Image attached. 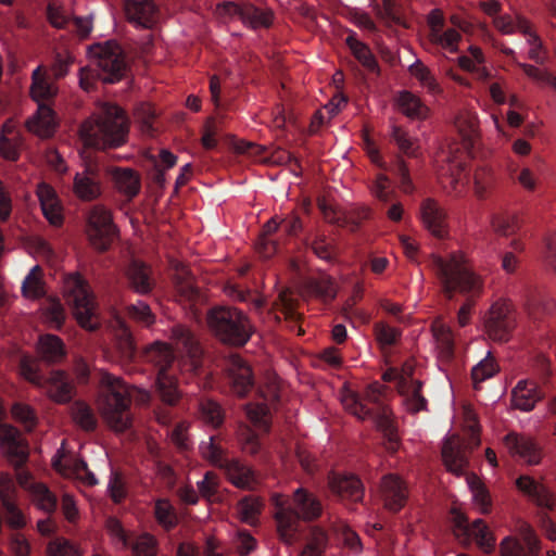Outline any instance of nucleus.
<instances>
[{
	"instance_id": "f257e3e1",
	"label": "nucleus",
	"mask_w": 556,
	"mask_h": 556,
	"mask_svg": "<svg viewBox=\"0 0 556 556\" xmlns=\"http://www.w3.org/2000/svg\"><path fill=\"white\" fill-rule=\"evenodd\" d=\"M170 344L156 341L146 351V358L156 369V393L166 406H175L180 397L176 370L204 374L203 351L194 331L187 325L175 324L169 329Z\"/></svg>"
},
{
	"instance_id": "f03ea898",
	"label": "nucleus",
	"mask_w": 556,
	"mask_h": 556,
	"mask_svg": "<svg viewBox=\"0 0 556 556\" xmlns=\"http://www.w3.org/2000/svg\"><path fill=\"white\" fill-rule=\"evenodd\" d=\"M292 503L293 507L278 496L275 498L274 517L279 539L288 545L305 539L299 556H321L327 545V533L316 526L305 529L301 523V520L313 521L321 516V502L308 490L298 488L293 492Z\"/></svg>"
},
{
	"instance_id": "7ed1b4c3",
	"label": "nucleus",
	"mask_w": 556,
	"mask_h": 556,
	"mask_svg": "<svg viewBox=\"0 0 556 556\" xmlns=\"http://www.w3.org/2000/svg\"><path fill=\"white\" fill-rule=\"evenodd\" d=\"M431 267L447 300L454 299L456 294L466 296L465 303L457 313V323L460 327L467 326L475 300L483 291L482 279L473 271L466 257L460 253H452L447 257L435 255L431 258Z\"/></svg>"
},
{
	"instance_id": "20e7f679",
	"label": "nucleus",
	"mask_w": 556,
	"mask_h": 556,
	"mask_svg": "<svg viewBox=\"0 0 556 556\" xmlns=\"http://www.w3.org/2000/svg\"><path fill=\"white\" fill-rule=\"evenodd\" d=\"M129 121L125 111L116 104L103 103L97 113L85 121L79 129L85 146L112 149L123 146L128 137Z\"/></svg>"
},
{
	"instance_id": "39448f33",
	"label": "nucleus",
	"mask_w": 556,
	"mask_h": 556,
	"mask_svg": "<svg viewBox=\"0 0 556 556\" xmlns=\"http://www.w3.org/2000/svg\"><path fill=\"white\" fill-rule=\"evenodd\" d=\"M91 64L80 68L79 85L90 91L97 79L114 84L122 79L126 72L125 54L122 47L112 40L94 43L89 47Z\"/></svg>"
},
{
	"instance_id": "423d86ee",
	"label": "nucleus",
	"mask_w": 556,
	"mask_h": 556,
	"mask_svg": "<svg viewBox=\"0 0 556 556\" xmlns=\"http://www.w3.org/2000/svg\"><path fill=\"white\" fill-rule=\"evenodd\" d=\"M102 394L100 409L108 425L115 431H125L131 426V394L129 387L112 374L101 377Z\"/></svg>"
},
{
	"instance_id": "0eeeda50",
	"label": "nucleus",
	"mask_w": 556,
	"mask_h": 556,
	"mask_svg": "<svg viewBox=\"0 0 556 556\" xmlns=\"http://www.w3.org/2000/svg\"><path fill=\"white\" fill-rule=\"evenodd\" d=\"M31 78L30 94L33 100L38 103V110L27 119L26 127L39 137L48 138L55 129L54 113L49 103L56 96L58 87L42 65L34 70Z\"/></svg>"
},
{
	"instance_id": "6e6552de",
	"label": "nucleus",
	"mask_w": 556,
	"mask_h": 556,
	"mask_svg": "<svg viewBox=\"0 0 556 556\" xmlns=\"http://www.w3.org/2000/svg\"><path fill=\"white\" fill-rule=\"evenodd\" d=\"M207 324L219 341L232 346H243L253 332L249 317L236 307L212 308L207 314Z\"/></svg>"
},
{
	"instance_id": "1a4fd4ad",
	"label": "nucleus",
	"mask_w": 556,
	"mask_h": 556,
	"mask_svg": "<svg viewBox=\"0 0 556 556\" xmlns=\"http://www.w3.org/2000/svg\"><path fill=\"white\" fill-rule=\"evenodd\" d=\"M341 401L344 408L358 419L372 420L379 428L392 434V425L382 402L380 384L367 386L362 393L349 390L342 395Z\"/></svg>"
},
{
	"instance_id": "9d476101",
	"label": "nucleus",
	"mask_w": 556,
	"mask_h": 556,
	"mask_svg": "<svg viewBox=\"0 0 556 556\" xmlns=\"http://www.w3.org/2000/svg\"><path fill=\"white\" fill-rule=\"evenodd\" d=\"M64 293L78 325L88 331H96L101 321L93 293L86 279L79 274L68 275L64 281Z\"/></svg>"
},
{
	"instance_id": "9b49d317",
	"label": "nucleus",
	"mask_w": 556,
	"mask_h": 556,
	"mask_svg": "<svg viewBox=\"0 0 556 556\" xmlns=\"http://www.w3.org/2000/svg\"><path fill=\"white\" fill-rule=\"evenodd\" d=\"M20 372L30 383L43 388L49 397L56 403H68L74 396V384L64 371L54 370L45 378L39 371L37 361L23 356L20 362Z\"/></svg>"
},
{
	"instance_id": "f8f14e48",
	"label": "nucleus",
	"mask_w": 556,
	"mask_h": 556,
	"mask_svg": "<svg viewBox=\"0 0 556 556\" xmlns=\"http://www.w3.org/2000/svg\"><path fill=\"white\" fill-rule=\"evenodd\" d=\"M200 451L203 457L214 466L224 469L230 482L237 488L252 489L255 484L254 471L239 459L229 458L216 435H211L207 441H203L200 444Z\"/></svg>"
},
{
	"instance_id": "ddd939ff",
	"label": "nucleus",
	"mask_w": 556,
	"mask_h": 556,
	"mask_svg": "<svg viewBox=\"0 0 556 556\" xmlns=\"http://www.w3.org/2000/svg\"><path fill=\"white\" fill-rule=\"evenodd\" d=\"M87 236L90 244L98 251L109 250L117 236V227L112 212L102 204L93 205L87 215Z\"/></svg>"
},
{
	"instance_id": "4468645a",
	"label": "nucleus",
	"mask_w": 556,
	"mask_h": 556,
	"mask_svg": "<svg viewBox=\"0 0 556 556\" xmlns=\"http://www.w3.org/2000/svg\"><path fill=\"white\" fill-rule=\"evenodd\" d=\"M452 525L453 532L459 542L469 544L475 541L485 552L493 549L495 539L482 519H476L470 523L468 517L455 508L452 510Z\"/></svg>"
},
{
	"instance_id": "2eb2a0df",
	"label": "nucleus",
	"mask_w": 556,
	"mask_h": 556,
	"mask_svg": "<svg viewBox=\"0 0 556 556\" xmlns=\"http://www.w3.org/2000/svg\"><path fill=\"white\" fill-rule=\"evenodd\" d=\"M515 326L513 305L504 300L493 303L484 317L485 332L493 341H508Z\"/></svg>"
},
{
	"instance_id": "dca6fc26",
	"label": "nucleus",
	"mask_w": 556,
	"mask_h": 556,
	"mask_svg": "<svg viewBox=\"0 0 556 556\" xmlns=\"http://www.w3.org/2000/svg\"><path fill=\"white\" fill-rule=\"evenodd\" d=\"M104 175L97 164H87L77 172L73 181V192L81 201L90 202L99 199L103 192Z\"/></svg>"
},
{
	"instance_id": "f3484780",
	"label": "nucleus",
	"mask_w": 556,
	"mask_h": 556,
	"mask_svg": "<svg viewBox=\"0 0 556 556\" xmlns=\"http://www.w3.org/2000/svg\"><path fill=\"white\" fill-rule=\"evenodd\" d=\"M328 485L331 493L344 504L361 503L365 495L362 480L353 473H331Z\"/></svg>"
},
{
	"instance_id": "a211bd4d",
	"label": "nucleus",
	"mask_w": 556,
	"mask_h": 556,
	"mask_svg": "<svg viewBox=\"0 0 556 556\" xmlns=\"http://www.w3.org/2000/svg\"><path fill=\"white\" fill-rule=\"evenodd\" d=\"M17 486L8 473H0V501L4 509L8 525L13 529H22L26 519L16 505Z\"/></svg>"
},
{
	"instance_id": "6ab92c4d",
	"label": "nucleus",
	"mask_w": 556,
	"mask_h": 556,
	"mask_svg": "<svg viewBox=\"0 0 556 556\" xmlns=\"http://www.w3.org/2000/svg\"><path fill=\"white\" fill-rule=\"evenodd\" d=\"M228 381L232 392L243 397L254 386V377L251 367L239 355L232 354L226 363Z\"/></svg>"
},
{
	"instance_id": "aec40b11",
	"label": "nucleus",
	"mask_w": 556,
	"mask_h": 556,
	"mask_svg": "<svg viewBox=\"0 0 556 556\" xmlns=\"http://www.w3.org/2000/svg\"><path fill=\"white\" fill-rule=\"evenodd\" d=\"M383 506L390 513H399L407 503V484L395 473L383 476L380 483Z\"/></svg>"
},
{
	"instance_id": "412c9836",
	"label": "nucleus",
	"mask_w": 556,
	"mask_h": 556,
	"mask_svg": "<svg viewBox=\"0 0 556 556\" xmlns=\"http://www.w3.org/2000/svg\"><path fill=\"white\" fill-rule=\"evenodd\" d=\"M504 445L513 456H518L530 465H536L542 458V450L530 437L509 432L504 437Z\"/></svg>"
},
{
	"instance_id": "4be33fe9",
	"label": "nucleus",
	"mask_w": 556,
	"mask_h": 556,
	"mask_svg": "<svg viewBox=\"0 0 556 556\" xmlns=\"http://www.w3.org/2000/svg\"><path fill=\"white\" fill-rule=\"evenodd\" d=\"M124 11L129 23L152 28L159 18V9L152 0H125Z\"/></svg>"
},
{
	"instance_id": "5701e85b",
	"label": "nucleus",
	"mask_w": 556,
	"mask_h": 556,
	"mask_svg": "<svg viewBox=\"0 0 556 556\" xmlns=\"http://www.w3.org/2000/svg\"><path fill=\"white\" fill-rule=\"evenodd\" d=\"M399 392L408 412L415 414L427 410L428 401L422 394V382L412 376L402 375L399 379Z\"/></svg>"
},
{
	"instance_id": "b1692460",
	"label": "nucleus",
	"mask_w": 556,
	"mask_h": 556,
	"mask_svg": "<svg viewBox=\"0 0 556 556\" xmlns=\"http://www.w3.org/2000/svg\"><path fill=\"white\" fill-rule=\"evenodd\" d=\"M110 175L116 191L127 201L135 199L141 190L140 174L129 167H113Z\"/></svg>"
},
{
	"instance_id": "393cba45",
	"label": "nucleus",
	"mask_w": 556,
	"mask_h": 556,
	"mask_svg": "<svg viewBox=\"0 0 556 556\" xmlns=\"http://www.w3.org/2000/svg\"><path fill=\"white\" fill-rule=\"evenodd\" d=\"M540 548V541L529 527L520 540L506 538L501 544L502 556H538Z\"/></svg>"
},
{
	"instance_id": "a878e982",
	"label": "nucleus",
	"mask_w": 556,
	"mask_h": 556,
	"mask_svg": "<svg viewBox=\"0 0 556 556\" xmlns=\"http://www.w3.org/2000/svg\"><path fill=\"white\" fill-rule=\"evenodd\" d=\"M544 392L539 387L538 382L530 379L518 381L511 391V403L515 408L530 412L535 407V404L544 397Z\"/></svg>"
},
{
	"instance_id": "bb28decb",
	"label": "nucleus",
	"mask_w": 556,
	"mask_h": 556,
	"mask_svg": "<svg viewBox=\"0 0 556 556\" xmlns=\"http://www.w3.org/2000/svg\"><path fill=\"white\" fill-rule=\"evenodd\" d=\"M516 485L526 494L536 506L545 510H553L555 500L553 494L542 483L535 481L529 476H520L516 480Z\"/></svg>"
},
{
	"instance_id": "cd10ccee",
	"label": "nucleus",
	"mask_w": 556,
	"mask_h": 556,
	"mask_svg": "<svg viewBox=\"0 0 556 556\" xmlns=\"http://www.w3.org/2000/svg\"><path fill=\"white\" fill-rule=\"evenodd\" d=\"M424 226L437 238L446 235V215L443 208L433 199H426L420 206Z\"/></svg>"
},
{
	"instance_id": "c85d7f7f",
	"label": "nucleus",
	"mask_w": 556,
	"mask_h": 556,
	"mask_svg": "<svg viewBox=\"0 0 556 556\" xmlns=\"http://www.w3.org/2000/svg\"><path fill=\"white\" fill-rule=\"evenodd\" d=\"M126 277L129 287L139 294H148L154 287L150 267L140 261L132 260L129 263Z\"/></svg>"
},
{
	"instance_id": "c756f323",
	"label": "nucleus",
	"mask_w": 556,
	"mask_h": 556,
	"mask_svg": "<svg viewBox=\"0 0 556 556\" xmlns=\"http://www.w3.org/2000/svg\"><path fill=\"white\" fill-rule=\"evenodd\" d=\"M37 193L43 216L51 225L55 227L61 226L64 217L62 213V205L55 191L48 185H41L39 186Z\"/></svg>"
},
{
	"instance_id": "7c9ffc66",
	"label": "nucleus",
	"mask_w": 556,
	"mask_h": 556,
	"mask_svg": "<svg viewBox=\"0 0 556 556\" xmlns=\"http://www.w3.org/2000/svg\"><path fill=\"white\" fill-rule=\"evenodd\" d=\"M112 332L117 350L125 359H132L136 356L137 348L132 332L126 321L116 316L112 323Z\"/></svg>"
},
{
	"instance_id": "2f4dec72",
	"label": "nucleus",
	"mask_w": 556,
	"mask_h": 556,
	"mask_svg": "<svg viewBox=\"0 0 556 556\" xmlns=\"http://www.w3.org/2000/svg\"><path fill=\"white\" fill-rule=\"evenodd\" d=\"M400 111L410 119L424 121L429 115V108L419 97L410 91L403 90L396 99Z\"/></svg>"
},
{
	"instance_id": "473e14b6",
	"label": "nucleus",
	"mask_w": 556,
	"mask_h": 556,
	"mask_svg": "<svg viewBox=\"0 0 556 556\" xmlns=\"http://www.w3.org/2000/svg\"><path fill=\"white\" fill-rule=\"evenodd\" d=\"M442 458L448 471L460 476L468 465L466 452L453 440H446L442 446Z\"/></svg>"
},
{
	"instance_id": "72a5a7b5",
	"label": "nucleus",
	"mask_w": 556,
	"mask_h": 556,
	"mask_svg": "<svg viewBox=\"0 0 556 556\" xmlns=\"http://www.w3.org/2000/svg\"><path fill=\"white\" fill-rule=\"evenodd\" d=\"M38 353L47 363H60L66 355L63 341L55 334L40 336Z\"/></svg>"
},
{
	"instance_id": "f704fd0d",
	"label": "nucleus",
	"mask_w": 556,
	"mask_h": 556,
	"mask_svg": "<svg viewBox=\"0 0 556 556\" xmlns=\"http://www.w3.org/2000/svg\"><path fill=\"white\" fill-rule=\"evenodd\" d=\"M370 216V208L368 207H352L339 215L334 214L331 222L340 227L348 228L350 231H357L363 223Z\"/></svg>"
},
{
	"instance_id": "c9c22d12",
	"label": "nucleus",
	"mask_w": 556,
	"mask_h": 556,
	"mask_svg": "<svg viewBox=\"0 0 556 556\" xmlns=\"http://www.w3.org/2000/svg\"><path fill=\"white\" fill-rule=\"evenodd\" d=\"M346 46L355 56V59L368 71L376 72L378 71V63L375 59L372 52L369 47L364 42L359 41L355 34H351L345 39Z\"/></svg>"
},
{
	"instance_id": "e433bc0d",
	"label": "nucleus",
	"mask_w": 556,
	"mask_h": 556,
	"mask_svg": "<svg viewBox=\"0 0 556 556\" xmlns=\"http://www.w3.org/2000/svg\"><path fill=\"white\" fill-rule=\"evenodd\" d=\"M391 141L396 144L400 152L408 157H416L418 154V140L410 137L403 127L393 124L390 130Z\"/></svg>"
},
{
	"instance_id": "4c0bfd02",
	"label": "nucleus",
	"mask_w": 556,
	"mask_h": 556,
	"mask_svg": "<svg viewBox=\"0 0 556 556\" xmlns=\"http://www.w3.org/2000/svg\"><path fill=\"white\" fill-rule=\"evenodd\" d=\"M22 294L26 299L37 300L45 295L40 266H34L22 283Z\"/></svg>"
},
{
	"instance_id": "58836bf2",
	"label": "nucleus",
	"mask_w": 556,
	"mask_h": 556,
	"mask_svg": "<svg viewBox=\"0 0 556 556\" xmlns=\"http://www.w3.org/2000/svg\"><path fill=\"white\" fill-rule=\"evenodd\" d=\"M34 503L47 514H52L58 507L56 496L43 483H33L30 488Z\"/></svg>"
},
{
	"instance_id": "ea45409f",
	"label": "nucleus",
	"mask_w": 556,
	"mask_h": 556,
	"mask_svg": "<svg viewBox=\"0 0 556 556\" xmlns=\"http://www.w3.org/2000/svg\"><path fill=\"white\" fill-rule=\"evenodd\" d=\"M432 332L441 356L451 359L454 355V336L451 328L442 323H435Z\"/></svg>"
},
{
	"instance_id": "a19ab883",
	"label": "nucleus",
	"mask_w": 556,
	"mask_h": 556,
	"mask_svg": "<svg viewBox=\"0 0 556 556\" xmlns=\"http://www.w3.org/2000/svg\"><path fill=\"white\" fill-rule=\"evenodd\" d=\"M199 413L202 420L214 428L219 427L224 421L222 406L211 399H201L199 401Z\"/></svg>"
},
{
	"instance_id": "79ce46f5",
	"label": "nucleus",
	"mask_w": 556,
	"mask_h": 556,
	"mask_svg": "<svg viewBox=\"0 0 556 556\" xmlns=\"http://www.w3.org/2000/svg\"><path fill=\"white\" fill-rule=\"evenodd\" d=\"M455 127L462 137L464 147L466 149L471 147L477 134L476 116L470 113L459 114L455 119Z\"/></svg>"
},
{
	"instance_id": "37998d69",
	"label": "nucleus",
	"mask_w": 556,
	"mask_h": 556,
	"mask_svg": "<svg viewBox=\"0 0 556 556\" xmlns=\"http://www.w3.org/2000/svg\"><path fill=\"white\" fill-rule=\"evenodd\" d=\"M128 547L131 548L132 556H156L157 554V541L149 533L132 536Z\"/></svg>"
},
{
	"instance_id": "c03bdc74",
	"label": "nucleus",
	"mask_w": 556,
	"mask_h": 556,
	"mask_svg": "<svg viewBox=\"0 0 556 556\" xmlns=\"http://www.w3.org/2000/svg\"><path fill=\"white\" fill-rule=\"evenodd\" d=\"M374 333L377 342L382 349L396 345L402 337V331L400 329L391 327L384 321L375 323Z\"/></svg>"
},
{
	"instance_id": "a18cd8bd",
	"label": "nucleus",
	"mask_w": 556,
	"mask_h": 556,
	"mask_svg": "<svg viewBox=\"0 0 556 556\" xmlns=\"http://www.w3.org/2000/svg\"><path fill=\"white\" fill-rule=\"evenodd\" d=\"M18 139L17 135L9 125H3L0 137V152L3 157L10 161H15L18 157Z\"/></svg>"
},
{
	"instance_id": "49530a36",
	"label": "nucleus",
	"mask_w": 556,
	"mask_h": 556,
	"mask_svg": "<svg viewBox=\"0 0 556 556\" xmlns=\"http://www.w3.org/2000/svg\"><path fill=\"white\" fill-rule=\"evenodd\" d=\"M408 71L429 92L438 93L441 91L434 76L421 61L417 60L409 66Z\"/></svg>"
},
{
	"instance_id": "de8ad7c7",
	"label": "nucleus",
	"mask_w": 556,
	"mask_h": 556,
	"mask_svg": "<svg viewBox=\"0 0 556 556\" xmlns=\"http://www.w3.org/2000/svg\"><path fill=\"white\" fill-rule=\"evenodd\" d=\"M262 503L257 498L244 497L238 503V513L242 522L255 526L261 514Z\"/></svg>"
},
{
	"instance_id": "09e8293b",
	"label": "nucleus",
	"mask_w": 556,
	"mask_h": 556,
	"mask_svg": "<svg viewBox=\"0 0 556 556\" xmlns=\"http://www.w3.org/2000/svg\"><path fill=\"white\" fill-rule=\"evenodd\" d=\"M75 422L86 431H93L98 421L93 410L81 402H76L73 407Z\"/></svg>"
},
{
	"instance_id": "8fccbe9b",
	"label": "nucleus",
	"mask_w": 556,
	"mask_h": 556,
	"mask_svg": "<svg viewBox=\"0 0 556 556\" xmlns=\"http://www.w3.org/2000/svg\"><path fill=\"white\" fill-rule=\"evenodd\" d=\"M390 170L399 178L400 187L403 192L412 193L414 191L415 188L409 175V168L401 154L394 156L393 165Z\"/></svg>"
},
{
	"instance_id": "3c124183",
	"label": "nucleus",
	"mask_w": 556,
	"mask_h": 556,
	"mask_svg": "<svg viewBox=\"0 0 556 556\" xmlns=\"http://www.w3.org/2000/svg\"><path fill=\"white\" fill-rule=\"evenodd\" d=\"M469 486L473 502L478 506L480 513L489 514L491 511L492 502L486 488L476 477L470 479Z\"/></svg>"
},
{
	"instance_id": "603ef678",
	"label": "nucleus",
	"mask_w": 556,
	"mask_h": 556,
	"mask_svg": "<svg viewBox=\"0 0 556 556\" xmlns=\"http://www.w3.org/2000/svg\"><path fill=\"white\" fill-rule=\"evenodd\" d=\"M157 522L165 529H173L177 525V516L168 500H159L154 507Z\"/></svg>"
},
{
	"instance_id": "864d4df0",
	"label": "nucleus",
	"mask_w": 556,
	"mask_h": 556,
	"mask_svg": "<svg viewBox=\"0 0 556 556\" xmlns=\"http://www.w3.org/2000/svg\"><path fill=\"white\" fill-rule=\"evenodd\" d=\"M497 370L498 367L495 364L494 358L491 356V353L489 352L488 355L471 370V378L475 386L477 387L478 383H481L484 380L493 377Z\"/></svg>"
},
{
	"instance_id": "5fc2aeb1",
	"label": "nucleus",
	"mask_w": 556,
	"mask_h": 556,
	"mask_svg": "<svg viewBox=\"0 0 556 556\" xmlns=\"http://www.w3.org/2000/svg\"><path fill=\"white\" fill-rule=\"evenodd\" d=\"M126 312L130 319L146 327L151 326L155 321V316L151 312L149 305L142 301L128 305L126 307Z\"/></svg>"
},
{
	"instance_id": "6e6d98bb",
	"label": "nucleus",
	"mask_w": 556,
	"mask_h": 556,
	"mask_svg": "<svg viewBox=\"0 0 556 556\" xmlns=\"http://www.w3.org/2000/svg\"><path fill=\"white\" fill-rule=\"evenodd\" d=\"M371 194L381 203H389L394 197V190L391 188L389 178L383 175H377L376 179L370 185Z\"/></svg>"
},
{
	"instance_id": "4d7b16f0",
	"label": "nucleus",
	"mask_w": 556,
	"mask_h": 556,
	"mask_svg": "<svg viewBox=\"0 0 556 556\" xmlns=\"http://www.w3.org/2000/svg\"><path fill=\"white\" fill-rule=\"evenodd\" d=\"M247 417L263 432L269 431L268 409L264 404H248L247 405Z\"/></svg>"
},
{
	"instance_id": "13d9d810",
	"label": "nucleus",
	"mask_w": 556,
	"mask_h": 556,
	"mask_svg": "<svg viewBox=\"0 0 556 556\" xmlns=\"http://www.w3.org/2000/svg\"><path fill=\"white\" fill-rule=\"evenodd\" d=\"M47 552L49 556H81L78 547L64 538H55L50 541Z\"/></svg>"
},
{
	"instance_id": "bf43d9fd",
	"label": "nucleus",
	"mask_w": 556,
	"mask_h": 556,
	"mask_svg": "<svg viewBox=\"0 0 556 556\" xmlns=\"http://www.w3.org/2000/svg\"><path fill=\"white\" fill-rule=\"evenodd\" d=\"M239 440L244 453L258 455L262 452V442L252 428L243 427L239 432Z\"/></svg>"
},
{
	"instance_id": "052dcab7",
	"label": "nucleus",
	"mask_w": 556,
	"mask_h": 556,
	"mask_svg": "<svg viewBox=\"0 0 556 556\" xmlns=\"http://www.w3.org/2000/svg\"><path fill=\"white\" fill-rule=\"evenodd\" d=\"M12 415L14 419L21 422L27 431H31L37 425V415L27 404L15 403L12 406Z\"/></svg>"
},
{
	"instance_id": "680f3d73",
	"label": "nucleus",
	"mask_w": 556,
	"mask_h": 556,
	"mask_svg": "<svg viewBox=\"0 0 556 556\" xmlns=\"http://www.w3.org/2000/svg\"><path fill=\"white\" fill-rule=\"evenodd\" d=\"M493 174L488 167H479L477 168L473 176L475 184V192L477 197L484 198L486 195L488 190L493 185Z\"/></svg>"
},
{
	"instance_id": "e2e57ef3",
	"label": "nucleus",
	"mask_w": 556,
	"mask_h": 556,
	"mask_svg": "<svg viewBox=\"0 0 556 556\" xmlns=\"http://www.w3.org/2000/svg\"><path fill=\"white\" fill-rule=\"evenodd\" d=\"M110 497L114 503H121L126 497V488L122 473L112 471L108 484Z\"/></svg>"
},
{
	"instance_id": "0e129e2a",
	"label": "nucleus",
	"mask_w": 556,
	"mask_h": 556,
	"mask_svg": "<svg viewBox=\"0 0 556 556\" xmlns=\"http://www.w3.org/2000/svg\"><path fill=\"white\" fill-rule=\"evenodd\" d=\"M106 529L116 543L121 544L124 548L128 547L132 535L125 531L118 519L113 517L109 518L106 520Z\"/></svg>"
},
{
	"instance_id": "69168bd1",
	"label": "nucleus",
	"mask_w": 556,
	"mask_h": 556,
	"mask_svg": "<svg viewBox=\"0 0 556 556\" xmlns=\"http://www.w3.org/2000/svg\"><path fill=\"white\" fill-rule=\"evenodd\" d=\"M466 164L464 161H450L446 173H450V184L453 189L458 191V186H465L467 182V176L465 174Z\"/></svg>"
},
{
	"instance_id": "338daca9",
	"label": "nucleus",
	"mask_w": 556,
	"mask_h": 556,
	"mask_svg": "<svg viewBox=\"0 0 556 556\" xmlns=\"http://www.w3.org/2000/svg\"><path fill=\"white\" fill-rule=\"evenodd\" d=\"M435 42L442 46L444 49H447L450 52L457 51V43L460 40V34L454 29L448 28L443 33L433 34Z\"/></svg>"
},
{
	"instance_id": "774afa93",
	"label": "nucleus",
	"mask_w": 556,
	"mask_h": 556,
	"mask_svg": "<svg viewBox=\"0 0 556 556\" xmlns=\"http://www.w3.org/2000/svg\"><path fill=\"white\" fill-rule=\"evenodd\" d=\"M518 65L522 68L528 77L536 81L544 83L556 90V77L551 73L541 71L538 67L526 63H519Z\"/></svg>"
}]
</instances>
